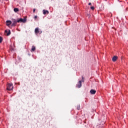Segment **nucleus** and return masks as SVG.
I'll list each match as a JSON object with an SVG mask.
<instances>
[{"label":"nucleus","instance_id":"nucleus-1","mask_svg":"<svg viewBox=\"0 0 128 128\" xmlns=\"http://www.w3.org/2000/svg\"><path fill=\"white\" fill-rule=\"evenodd\" d=\"M14 90V86L12 84H8L7 85V90Z\"/></svg>","mask_w":128,"mask_h":128},{"label":"nucleus","instance_id":"nucleus-2","mask_svg":"<svg viewBox=\"0 0 128 128\" xmlns=\"http://www.w3.org/2000/svg\"><path fill=\"white\" fill-rule=\"evenodd\" d=\"M18 22H26V18H20L19 20H17Z\"/></svg>","mask_w":128,"mask_h":128},{"label":"nucleus","instance_id":"nucleus-3","mask_svg":"<svg viewBox=\"0 0 128 128\" xmlns=\"http://www.w3.org/2000/svg\"><path fill=\"white\" fill-rule=\"evenodd\" d=\"M12 26H16V23L18 22V20H16V19H13L12 20Z\"/></svg>","mask_w":128,"mask_h":128},{"label":"nucleus","instance_id":"nucleus-4","mask_svg":"<svg viewBox=\"0 0 128 128\" xmlns=\"http://www.w3.org/2000/svg\"><path fill=\"white\" fill-rule=\"evenodd\" d=\"M77 86L78 88H82V81L80 80L77 84Z\"/></svg>","mask_w":128,"mask_h":128},{"label":"nucleus","instance_id":"nucleus-5","mask_svg":"<svg viewBox=\"0 0 128 128\" xmlns=\"http://www.w3.org/2000/svg\"><path fill=\"white\" fill-rule=\"evenodd\" d=\"M40 29H38V28H36L35 29V34H40Z\"/></svg>","mask_w":128,"mask_h":128},{"label":"nucleus","instance_id":"nucleus-6","mask_svg":"<svg viewBox=\"0 0 128 128\" xmlns=\"http://www.w3.org/2000/svg\"><path fill=\"white\" fill-rule=\"evenodd\" d=\"M96 92V90H90V93L91 94H95Z\"/></svg>","mask_w":128,"mask_h":128},{"label":"nucleus","instance_id":"nucleus-7","mask_svg":"<svg viewBox=\"0 0 128 128\" xmlns=\"http://www.w3.org/2000/svg\"><path fill=\"white\" fill-rule=\"evenodd\" d=\"M6 24L8 26H10L12 24V21L10 20H7L6 22Z\"/></svg>","mask_w":128,"mask_h":128},{"label":"nucleus","instance_id":"nucleus-8","mask_svg":"<svg viewBox=\"0 0 128 128\" xmlns=\"http://www.w3.org/2000/svg\"><path fill=\"white\" fill-rule=\"evenodd\" d=\"M5 32L6 34V36H10V30H8H8H6Z\"/></svg>","mask_w":128,"mask_h":128},{"label":"nucleus","instance_id":"nucleus-9","mask_svg":"<svg viewBox=\"0 0 128 128\" xmlns=\"http://www.w3.org/2000/svg\"><path fill=\"white\" fill-rule=\"evenodd\" d=\"M43 14H48L49 12L47 10H43Z\"/></svg>","mask_w":128,"mask_h":128},{"label":"nucleus","instance_id":"nucleus-10","mask_svg":"<svg viewBox=\"0 0 128 128\" xmlns=\"http://www.w3.org/2000/svg\"><path fill=\"white\" fill-rule=\"evenodd\" d=\"M116 60H118V56H114L112 58L113 62H116Z\"/></svg>","mask_w":128,"mask_h":128},{"label":"nucleus","instance_id":"nucleus-11","mask_svg":"<svg viewBox=\"0 0 128 128\" xmlns=\"http://www.w3.org/2000/svg\"><path fill=\"white\" fill-rule=\"evenodd\" d=\"M34 50H36V46H32V49H31V52H34Z\"/></svg>","mask_w":128,"mask_h":128},{"label":"nucleus","instance_id":"nucleus-12","mask_svg":"<svg viewBox=\"0 0 128 128\" xmlns=\"http://www.w3.org/2000/svg\"><path fill=\"white\" fill-rule=\"evenodd\" d=\"M18 10H18V8H14V12H18Z\"/></svg>","mask_w":128,"mask_h":128},{"label":"nucleus","instance_id":"nucleus-13","mask_svg":"<svg viewBox=\"0 0 128 128\" xmlns=\"http://www.w3.org/2000/svg\"><path fill=\"white\" fill-rule=\"evenodd\" d=\"M80 105H77V109L80 110Z\"/></svg>","mask_w":128,"mask_h":128},{"label":"nucleus","instance_id":"nucleus-14","mask_svg":"<svg viewBox=\"0 0 128 128\" xmlns=\"http://www.w3.org/2000/svg\"><path fill=\"white\" fill-rule=\"evenodd\" d=\"M2 42V38L0 36V44Z\"/></svg>","mask_w":128,"mask_h":128},{"label":"nucleus","instance_id":"nucleus-15","mask_svg":"<svg viewBox=\"0 0 128 128\" xmlns=\"http://www.w3.org/2000/svg\"><path fill=\"white\" fill-rule=\"evenodd\" d=\"M81 82H84V76H82V80Z\"/></svg>","mask_w":128,"mask_h":128},{"label":"nucleus","instance_id":"nucleus-16","mask_svg":"<svg viewBox=\"0 0 128 128\" xmlns=\"http://www.w3.org/2000/svg\"><path fill=\"white\" fill-rule=\"evenodd\" d=\"M90 8H91V10H94V7L92 6V7H90Z\"/></svg>","mask_w":128,"mask_h":128},{"label":"nucleus","instance_id":"nucleus-17","mask_svg":"<svg viewBox=\"0 0 128 128\" xmlns=\"http://www.w3.org/2000/svg\"><path fill=\"white\" fill-rule=\"evenodd\" d=\"M33 12H36V9L34 8V9L33 10Z\"/></svg>","mask_w":128,"mask_h":128},{"label":"nucleus","instance_id":"nucleus-18","mask_svg":"<svg viewBox=\"0 0 128 128\" xmlns=\"http://www.w3.org/2000/svg\"><path fill=\"white\" fill-rule=\"evenodd\" d=\"M37 18H38L37 16H34V18H35V20Z\"/></svg>","mask_w":128,"mask_h":128},{"label":"nucleus","instance_id":"nucleus-19","mask_svg":"<svg viewBox=\"0 0 128 128\" xmlns=\"http://www.w3.org/2000/svg\"><path fill=\"white\" fill-rule=\"evenodd\" d=\"M91 4H92V3H91V2H89V3H88V6H91Z\"/></svg>","mask_w":128,"mask_h":128},{"label":"nucleus","instance_id":"nucleus-20","mask_svg":"<svg viewBox=\"0 0 128 128\" xmlns=\"http://www.w3.org/2000/svg\"><path fill=\"white\" fill-rule=\"evenodd\" d=\"M40 34H42V31L40 32Z\"/></svg>","mask_w":128,"mask_h":128}]
</instances>
